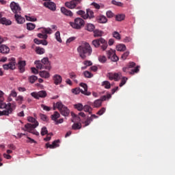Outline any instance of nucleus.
Segmentation results:
<instances>
[{
  "mask_svg": "<svg viewBox=\"0 0 175 175\" xmlns=\"http://www.w3.org/2000/svg\"><path fill=\"white\" fill-rule=\"evenodd\" d=\"M77 51L79 54V57L82 59H85L87 57H90L92 54V48L88 42H84L77 48Z\"/></svg>",
  "mask_w": 175,
  "mask_h": 175,
  "instance_id": "nucleus-1",
  "label": "nucleus"
},
{
  "mask_svg": "<svg viewBox=\"0 0 175 175\" xmlns=\"http://www.w3.org/2000/svg\"><path fill=\"white\" fill-rule=\"evenodd\" d=\"M27 121L31 123H27L25 125V128L26 129L27 132L32 133L36 136H39V132L35 130V128L39 126V122H38V120H36V119L33 118V117H28Z\"/></svg>",
  "mask_w": 175,
  "mask_h": 175,
  "instance_id": "nucleus-2",
  "label": "nucleus"
},
{
  "mask_svg": "<svg viewBox=\"0 0 175 175\" xmlns=\"http://www.w3.org/2000/svg\"><path fill=\"white\" fill-rule=\"evenodd\" d=\"M55 107L64 117H68L69 114H70V110L68 109V107L65 106V105H64L61 101L56 103Z\"/></svg>",
  "mask_w": 175,
  "mask_h": 175,
  "instance_id": "nucleus-3",
  "label": "nucleus"
},
{
  "mask_svg": "<svg viewBox=\"0 0 175 175\" xmlns=\"http://www.w3.org/2000/svg\"><path fill=\"white\" fill-rule=\"evenodd\" d=\"M69 24L74 29H81L85 22L81 18H76L73 22H70Z\"/></svg>",
  "mask_w": 175,
  "mask_h": 175,
  "instance_id": "nucleus-4",
  "label": "nucleus"
},
{
  "mask_svg": "<svg viewBox=\"0 0 175 175\" xmlns=\"http://www.w3.org/2000/svg\"><path fill=\"white\" fill-rule=\"evenodd\" d=\"M3 68L4 70H9V69L14 70V69H16V59L13 57L11 58L9 64H3Z\"/></svg>",
  "mask_w": 175,
  "mask_h": 175,
  "instance_id": "nucleus-5",
  "label": "nucleus"
},
{
  "mask_svg": "<svg viewBox=\"0 0 175 175\" xmlns=\"http://www.w3.org/2000/svg\"><path fill=\"white\" fill-rule=\"evenodd\" d=\"M107 77L109 80H115V81H118L121 77H122V73L118 72V73H112L109 72L107 74Z\"/></svg>",
  "mask_w": 175,
  "mask_h": 175,
  "instance_id": "nucleus-6",
  "label": "nucleus"
},
{
  "mask_svg": "<svg viewBox=\"0 0 175 175\" xmlns=\"http://www.w3.org/2000/svg\"><path fill=\"white\" fill-rule=\"evenodd\" d=\"M31 95L33 98H35V99H39V98H46L47 93L44 90H41L38 92H32Z\"/></svg>",
  "mask_w": 175,
  "mask_h": 175,
  "instance_id": "nucleus-7",
  "label": "nucleus"
},
{
  "mask_svg": "<svg viewBox=\"0 0 175 175\" xmlns=\"http://www.w3.org/2000/svg\"><path fill=\"white\" fill-rule=\"evenodd\" d=\"M10 8H11V10H12L13 13H14L15 14L20 13V12L21 11V8H20V5H18V3H16L14 1H12L10 3Z\"/></svg>",
  "mask_w": 175,
  "mask_h": 175,
  "instance_id": "nucleus-8",
  "label": "nucleus"
},
{
  "mask_svg": "<svg viewBox=\"0 0 175 175\" xmlns=\"http://www.w3.org/2000/svg\"><path fill=\"white\" fill-rule=\"evenodd\" d=\"M53 80L55 85H59V84H61V83H62V77L58 74H56L53 75Z\"/></svg>",
  "mask_w": 175,
  "mask_h": 175,
  "instance_id": "nucleus-9",
  "label": "nucleus"
},
{
  "mask_svg": "<svg viewBox=\"0 0 175 175\" xmlns=\"http://www.w3.org/2000/svg\"><path fill=\"white\" fill-rule=\"evenodd\" d=\"M44 6H45V8H47L48 9H50V10H52L53 12H55L56 9L55 3L51 1L44 3Z\"/></svg>",
  "mask_w": 175,
  "mask_h": 175,
  "instance_id": "nucleus-10",
  "label": "nucleus"
},
{
  "mask_svg": "<svg viewBox=\"0 0 175 175\" xmlns=\"http://www.w3.org/2000/svg\"><path fill=\"white\" fill-rule=\"evenodd\" d=\"M80 85L82 87V88H83L81 90V94H83V95H86L87 96H90V95H91V92H88V86L87 85V84L85 83H80Z\"/></svg>",
  "mask_w": 175,
  "mask_h": 175,
  "instance_id": "nucleus-11",
  "label": "nucleus"
},
{
  "mask_svg": "<svg viewBox=\"0 0 175 175\" xmlns=\"http://www.w3.org/2000/svg\"><path fill=\"white\" fill-rule=\"evenodd\" d=\"M41 62L42 65H44V69H46L47 70H50V69H51V66H50V62L49 61V58L44 57L41 60Z\"/></svg>",
  "mask_w": 175,
  "mask_h": 175,
  "instance_id": "nucleus-12",
  "label": "nucleus"
},
{
  "mask_svg": "<svg viewBox=\"0 0 175 175\" xmlns=\"http://www.w3.org/2000/svg\"><path fill=\"white\" fill-rule=\"evenodd\" d=\"M60 10H61V12L63 14H64V16H67L68 17H73V12L65 8V7H62Z\"/></svg>",
  "mask_w": 175,
  "mask_h": 175,
  "instance_id": "nucleus-13",
  "label": "nucleus"
},
{
  "mask_svg": "<svg viewBox=\"0 0 175 175\" xmlns=\"http://www.w3.org/2000/svg\"><path fill=\"white\" fill-rule=\"evenodd\" d=\"M10 51V49L5 44L0 45V53L1 54H9V52Z\"/></svg>",
  "mask_w": 175,
  "mask_h": 175,
  "instance_id": "nucleus-14",
  "label": "nucleus"
},
{
  "mask_svg": "<svg viewBox=\"0 0 175 175\" xmlns=\"http://www.w3.org/2000/svg\"><path fill=\"white\" fill-rule=\"evenodd\" d=\"M15 20L17 24H24L25 23V18L18 14H15Z\"/></svg>",
  "mask_w": 175,
  "mask_h": 175,
  "instance_id": "nucleus-15",
  "label": "nucleus"
},
{
  "mask_svg": "<svg viewBox=\"0 0 175 175\" xmlns=\"http://www.w3.org/2000/svg\"><path fill=\"white\" fill-rule=\"evenodd\" d=\"M16 102L13 103H8L7 106V111H9V110H11V113H12L13 110L16 109Z\"/></svg>",
  "mask_w": 175,
  "mask_h": 175,
  "instance_id": "nucleus-16",
  "label": "nucleus"
},
{
  "mask_svg": "<svg viewBox=\"0 0 175 175\" xmlns=\"http://www.w3.org/2000/svg\"><path fill=\"white\" fill-rule=\"evenodd\" d=\"M18 65V69L21 73L25 71V61H19Z\"/></svg>",
  "mask_w": 175,
  "mask_h": 175,
  "instance_id": "nucleus-17",
  "label": "nucleus"
},
{
  "mask_svg": "<svg viewBox=\"0 0 175 175\" xmlns=\"http://www.w3.org/2000/svg\"><path fill=\"white\" fill-rule=\"evenodd\" d=\"M97 21L98 23H100V24H106V23H107V18L101 15L97 17Z\"/></svg>",
  "mask_w": 175,
  "mask_h": 175,
  "instance_id": "nucleus-18",
  "label": "nucleus"
},
{
  "mask_svg": "<svg viewBox=\"0 0 175 175\" xmlns=\"http://www.w3.org/2000/svg\"><path fill=\"white\" fill-rule=\"evenodd\" d=\"M0 24H3V25H12V21L6 18H1Z\"/></svg>",
  "mask_w": 175,
  "mask_h": 175,
  "instance_id": "nucleus-19",
  "label": "nucleus"
},
{
  "mask_svg": "<svg viewBox=\"0 0 175 175\" xmlns=\"http://www.w3.org/2000/svg\"><path fill=\"white\" fill-rule=\"evenodd\" d=\"M100 43H101L100 47H101L103 51H106V49H107V46H108L107 42H106V40H105L102 38H100Z\"/></svg>",
  "mask_w": 175,
  "mask_h": 175,
  "instance_id": "nucleus-20",
  "label": "nucleus"
},
{
  "mask_svg": "<svg viewBox=\"0 0 175 175\" xmlns=\"http://www.w3.org/2000/svg\"><path fill=\"white\" fill-rule=\"evenodd\" d=\"M39 75L40 77H42L43 79H49V77H50V72L46 70L40 71Z\"/></svg>",
  "mask_w": 175,
  "mask_h": 175,
  "instance_id": "nucleus-21",
  "label": "nucleus"
},
{
  "mask_svg": "<svg viewBox=\"0 0 175 175\" xmlns=\"http://www.w3.org/2000/svg\"><path fill=\"white\" fill-rule=\"evenodd\" d=\"M58 140L54 141L52 144H46V148H57V147H59V145L58 144Z\"/></svg>",
  "mask_w": 175,
  "mask_h": 175,
  "instance_id": "nucleus-22",
  "label": "nucleus"
},
{
  "mask_svg": "<svg viewBox=\"0 0 175 175\" xmlns=\"http://www.w3.org/2000/svg\"><path fill=\"white\" fill-rule=\"evenodd\" d=\"M65 5L66 6V8H68V9H75L76 6H77L75 3V1H71L70 2H66L65 3Z\"/></svg>",
  "mask_w": 175,
  "mask_h": 175,
  "instance_id": "nucleus-23",
  "label": "nucleus"
},
{
  "mask_svg": "<svg viewBox=\"0 0 175 175\" xmlns=\"http://www.w3.org/2000/svg\"><path fill=\"white\" fill-rule=\"evenodd\" d=\"M85 29L89 32H92V31L95 29V25H94L92 23H88L85 25Z\"/></svg>",
  "mask_w": 175,
  "mask_h": 175,
  "instance_id": "nucleus-24",
  "label": "nucleus"
},
{
  "mask_svg": "<svg viewBox=\"0 0 175 175\" xmlns=\"http://www.w3.org/2000/svg\"><path fill=\"white\" fill-rule=\"evenodd\" d=\"M116 50L118 51H125V50H126V46L124 44H120L117 45Z\"/></svg>",
  "mask_w": 175,
  "mask_h": 175,
  "instance_id": "nucleus-25",
  "label": "nucleus"
},
{
  "mask_svg": "<svg viewBox=\"0 0 175 175\" xmlns=\"http://www.w3.org/2000/svg\"><path fill=\"white\" fill-rule=\"evenodd\" d=\"M71 116L72 117V122H79L80 121V117L77 116L75 113L71 112Z\"/></svg>",
  "mask_w": 175,
  "mask_h": 175,
  "instance_id": "nucleus-26",
  "label": "nucleus"
},
{
  "mask_svg": "<svg viewBox=\"0 0 175 175\" xmlns=\"http://www.w3.org/2000/svg\"><path fill=\"white\" fill-rule=\"evenodd\" d=\"M59 117H61V114H59L58 111H55L54 113L51 116V119L53 121L56 122L58 118H59Z\"/></svg>",
  "mask_w": 175,
  "mask_h": 175,
  "instance_id": "nucleus-27",
  "label": "nucleus"
},
{
  "mask_svg": "<svg viewBox=\"0 0 175 175\" xmlns=\"http://www.w3.org/2000/svg\"><path fill=\"white\" fill-rule=\"evenodd\" d=\"M103 35V31L100 30L96 29L94 31V38H100Z\"/></svg>",
  "mask_w": 175,
  "mask_h": 175,
  "instance_id": "nucleus-28",
  "label": "nucleus"
},
{
  "mask_svg": "<svg viewBox=\"0 0 175 175\" xmlns=\"http://www.w3.org/2000/svg\"><path fill=\"white\" fill-rule=\"evenodd\" d=\"M35 65L37 69H44V65L40 62V60H37L35 62Z\"/></svg>",
  "mask_w": 175,
  "mask_h": 175,
  "instance_id": "nucleus-29",
  "label": "nucleus"
},
{
  "mask_svg": "<svg viewBox=\"0 0 175 175\" xmlns=\"http://www.w3.org/2000/svg\"><path fill=\"white\" fill-rule=\"evenodd\" d=\"M36 27V25L32 23H27V29H28V31H32L35 29Z\"/></svg>",
  "mask_w": 175,
  "mask_h": 175,
  "instance_id": "nucleus-30",
  "label": "nucleus"
},
{
  "mask_svg": "<svg viewBox=\"0 0 175 175\" xmlns=\"http://www.w3.org/2000/svg\"><path fill=\"white\" fill-rule=\"evenodd\" d=\"M16 102H18V105H22L23 102L24 101V96H18L15 98Z\"/></svg>",
  "mask_w": 175,
  "mask_h": 175,
  "instance_id": "nucleus-31",
  "label": "nucleus"
},
{
  "mask_svg": "<svg viewBox=\"0 0 175 175\" xmlns=\"http://www.w3.org/2000/svg\"><path fill=\"white\" fill-rule=\"evenodd\" d=\"M86 16L87 18H94V12L91 10H87Z\"/></svg>",
  "mask_w": 175,
  "mask_h": 175,
  "instance_id": "nucleus-32",
  "label": "nucleus"
},
{
  "mask_svg": "<svg viewBox=\"0 0 175 175\" xmlns=\"http://www.w3.org/2000/svg\"><path fill=\"white\" fill-rule=\"evenodd\" d=\"M92 44H93V46H94V47L98 49V47H99V46H100V38L93 40Z\"/></svg>",
  "mask_w": 175,
  "mask_h": 175,
  "instance_id": "nucleus-33",
  "label": "nucleus"
},
{
  "mask_svg": "<svg viewBox=\"0 0 175 175\" xmlns=\"http://www.w3.org/2000/svg\"><path fill=\"white\" fill-rule=\"evenodd\" d=\"M74 107L78 110V111H83V106L81 103H77L74 105Z\"/></svg>",
  "mask_w": 175,
  "mask_h": 175,
  "instance_id": "nucleus-34",
  "label": "nucleus"
},
{
  "mask_svg": "<svg viewBox=\"0 0 175 175\" xmlns=\"http://www.w3.org/2000/svg\"><path fill=\"white\" fill-rule=\"evenodd\" d=\"M102 106V100L98 99L94 102V107H100Z\"/></svg>",
  "mask_w": 175,
  "mask_h": 175,
  "instance_id": "nucleus-35",
  "label": "nucleus"
},
{
  "mask_svg": "<svg viewBox=\"0 0 175 175\" xmlns=\"http://www.w3.org/2000/svg\"><path fill=\"white\" fill-rule=\"evenodd\" d=\"M98 59L101 64H105V62L107 61V58H106V56L105 55L98 56Z\"/></svg>",
  "mask_w": 175,
  "mask_h": 175,
  "instance_id": "nucleus-36",
  "label": "nucleus"
},
{
  "mask_svg": "<svg viewBox=\"0 0 175 175\" xmlns=\"http://www.w3.org/2000/svg\"><path fill=\"white\" fill-rule=\"evenodd\" d=\"M83 110L86 113H89V114H91V110H92V108L90 105H86L83 106Z\"/></svg>",
  "mask_w": 175,
  "mask_h": 175,
  "instance_id": "nucleus-37",
  "label": "nucleus"
},
{
  "mask_svg": "<svg viewBox=\"0 0 175 175\" xmlns=\"http://www.w3.org/2000/svg\"><path fill=\"white\" fill-rule=\"evenodd\" d=\"M77 14H79V16H81L84 20H87V14H85V12L83 10H79L77 12Z\"/></svg>",
  "mask_w": 175,
  "mask_h": 175,
  "instance_id": "nucleus-38",
  "label": "nucleus"
},
{
  "mask_svg": "<svg viewBox=\"0 0 175 175\" xmlns=\"http://www.w3.org/2000/svg\"><path fill=\"white\" fill-rule=\"evenodd\" d=\"M36 52L41 55L42 54H44V49L40 48V46H37L36 48Z\"/></svg>",
  "mask_w": 175,
  "mask_h": 175,
  "instance_id": "nucleus-39",
  "label": "nucleus"
},
{
  "mask_svg": "<svg viewBox=\"0 0 175 175\" xmlns=\"http://www.w3.org/2000/svg\"><path fill=\"white\" fill-rule=\"evenodd\" d=\"M103 87H105L107 90L110 89V87H111V85L110 84V82L108 81H105L102 83Z\"/></svg>",
  "mask_w": 175,
  "mask_h": 175,
  "instance_id": "nucleus-40",
  "label": "nucleus"
},
{
  "mask_svg": "<svg viewBox=\"0 0 175 175\" xmlns=\"http://www.w3.org/2000/svg\"><path fill=\"white\" fill-rule=\"evenodd\" d=\"M29 83H31V84H33V83H35V81L36 80H38V77L35 76V75H31L30 77H29L28 78Z\"/></svg>",
  "mask_w": 175,
  "mask_h": 175,
  "instance_id": "nucleus-41",
  "label": "nucleus"
},
{
  "mask_svg": "<svg viewBox=\"0 0 175 175\" xmlns=\"http://www.w3.org/2000/svg\"><path fill=\"white\" fill-rule=\"evenodd\" d=\"M55 39L59 42V43L62 42V40L61 39V33L59 31H57L55 34Z\"/></svg>",
  "mask_w": 175,
  "mask_h": 175,
  "instance_id": "nucleus-42",
  "label": "nucleus"
},
{
  "mask_svg": "<svg viewBox=\"0 0 175 175\" xmlns=\"http://www.w3.org/2000/svg\"><path fill=\"white\" fill-rule=\"evenodd\" d=\"M114 54H116V51L113 49H110L107 51V55H108V58H111V57L113 56Z\"/></svg>",
  "mask_w": 175,
  "mask_h": 175,
  "instance_id": "nucleus-43",
  "label": "nucleus"
},
{
  "mask_svg": "<svg viewBox=\"0 0 175 175\" xmlns=\"http://www.w3.org/2000/svg\"><path fill=\"white\" fill-rule=\"evenodd\" d=\"M72 129H74L75 131L77 130V129H81V123H75L72 126Z\"/></svg>",
  "mask_w": 175,
  "mask_h": 175,
  "instance_id": "nucleus-44",
  "label": "nucleus"
},
{
  "mask_svg": "<svg viewBox=\"0 0 175 175\" xmlns=\"http://www.w3.org/2000/svg\"><path fill=\"white\" fill-rule=\"evenodd\" d=\"M10 114H12V110H4L3 111H0V116H9Z\"/></svg>",
  "mask_w": 175,
  "mask_h": 175,
  "instance_id": "nucleus-45",
  "label": "nucleus"
},
{
  "mask_svg": "<svg viewBox=\"0 0 175 175\" xmlns=\"http://www.w3.org/2000/svg\"><path fill=\"white\" fill-rule=\"evenodd\" d=\"M83 75H84L85 77H87L88 79H91V77H92L94 76L92 75V73L90 72V71H88V70H85L83 72Z\"/></svg>",
  "mask_w": 175,
  "mask_h": 175,
  "instance_id": "nucleus-46",
  "label": "nucleus"
},
{
  "mask_svg": "<svg viewBox=\"0 0 175 175\" xmlns=\"http://www.w3.org/2000/svg\"><path fill=\"white\" fill-rule=\"evenodd\" d=\"M72 94H75V95H79V92H81V89L80 88H77L72 90Z\"/></svg>",
  "mask_w": 175,
  "mask_h": 175,
  "instance_id": "nucleus-47",
  "label": "nucleus"
},
{
  "mask_svg": "<svg viewBox=\"0 0 175 175\" xmlns=\"http://www.w3.org/2000/svg\"><path fill=\"white\" fill-rule=\"evenodd\" d=\"M113 36L115 38V39H117L118 40H120L121 39V36L120 35V33L118 31H114L113 33Z\"/></svg>",
  "mask_w": 175,
  "mask_h": 175,
  "instance_id": "nucleus-48",
  "label": "nucleus"
},
{
  "mask_svg": "<svg viewBox=\"0 0 175 175\" xmlns=\"http://www.w3.org/2000/svg\"><path fill=\"white\" fill-rule=\"evenodd\" d=\"M127 80H128V78H126L125 77H122V81L119 85V87H122L123 85H125Z\"/></svg>",
  "mask_w": 175,
  "mask_h": 175,
  "instance_id": "nucleus-49",
  "label": "nucleus"
},
{
  "mask_svg": "<svg viewBox=\"0 0 175 175\" xmlns=\"http://www.w3.org/2000/svg\"><path fill=\"white\" fill-rule=\"evenodd\" d=\"M92 122V118L88 117L87 120L85 121V126H88Z\"/></svg>",
  "mask_w": 175,
  "mask_h": 175,
  "instance_id": "nucleus-50",
  "label": "nucleus"
},
{
  "mask_svg": "<svg viewBox=\"0 0 175 175\" xmlns=\"http://www.w3.org/2000/svg\"><path fill=\"white\" fill-rule=\"evenodd\" d=\"M125 18V15L124 14H120L116 16V21H122Z\"/></svg>",
  "mask_w": 175,
  "mask_h": 175,
  "instance_id": "nucleus-51",
  "label": "nucleus"
},
{
  "mask_svg": "<svg viewBox=\"0 0 175 175\" xmlns=\"http://www.w3.org/2000/svg\"><path fill=\"white\" fill-rule=\"evenodd\" d=\"M9 96H10L12 98H16L17 97V92H16L15 90H12L10 92V94Z\"/></svg>",
  "mask_w": 175,
  "mask_h": 175,
  "instance_id": "nucleus-52",
  "label": "nucleus"
},
{
  "mask_svg": "<svg viewBox=\"0 0 175 175\" xmlns=\"http://www.w3.org/2000/svg\"><path fill=\"white\" fill-rule=\"evenodd\" d=\"M83 65H85V66H92V62L90 61V60H85L83 62Z\"/></svg>",
  "mask_w": 175,
  "mask_h": 175,
  "instance_id": "nucleus-53",
  "label": "nucleus"
},
{
  "mask_svg": "<svg viewBox=\"0 0 175 175\" xmlns=\"http://www.w3.org/2000/svg\"><path fill=\"white\" fill-rule=\"evenodd\" d=\"M48 131H47V128L46 127H42L41 129V135L42 136H44V135H47Z\"/></svg>",
  "mask_w": 175,
  "mask_h": 175,
  "instance_id": "nucleus-54",
  "label": "nucleus"
},
{
  "mask_svg": "<svg viewBox=\"0 0 175 175\" xmlns=\"http://www.w3.org/2000/svg\"><path fill=\"white\" fill-rule=\"evenodd\" d=\"M70 79H72V80H74V81H75V83H77V79H76L77 75H76V74H75V72H71V73H70Z\"/></svg>",
  "mask_w": 175,
  "mask_h": 175,
  "instance_id": "nucleus-55",
  "label": "nucleus"
},
{
  "mask_svg": "<svg viewBox=\"0 0 175 175\" xmlns=\"http://www.w3.org/2000/svg\"><path fill=\"white\" fill-rule=\"evenodd\" d=\"M0 109H5V110H8V104L0 102Z\"/></svg>",
  "mask_w": 175,
  "mask_h": 175,
  "instance_id": "nucleus-56",
  "label": "nucleus"
},
{
  "mask_svg": "<svg viewBox=\"0 0 175 175\" xmlns=\"http://www.w3.org/2000/svg\"><path fill=\"white\" fill-rule=\"evenodd\" d=\"M109 59H111V61H113V62H117V61H118V56L115 53Z\"/></svg>",
  "mask_w": 175,
  "mask_h": 175,
  "instance_id": "nucleus-57",
  "label": "nucleus"
},
{
  "mask_svg": "<svg viewBox=\"0 0 175 175\" xmlns=\"http://www.w3.org/2000/svg\"><path fill=\"white\" fill-rule=\"evenodd\" d=\"M38 37L40 38V39H47V38H49V36H47V34H42V33H38Z\"/></svg>",
  "mask_w": 175,
  "mask_h": 175,
  "instance_id": "nucleus-58",
  "label": "nucleus"
},
{
  "mask_svg": "<svg viewBox=\"0 0 175 175\" xmlns=\"http://www.w3.org/2000/svg\"><path fill=\"white\" fill-rule=\"evenodd\" d=\"M41 107L42 109H43V110H44L45 111H50V110H51V109L50 108V107H47L43 104L41 105Z\"/></svg>",
  "mask_w": 175,
  "mask_h": 175,
  "instance_id": "nucleus-59",
  "label": "nucleus"
},
{
  "mask_svg": "<svg viewBox=\"0 0 175 175\" xmlns=\"http://www.w3.org/2000/svg\"><path fill=\"white\" fill-rule=\"evenodd\" d=\"M139 72V66H137L135 69L131 70L130 72V75H135V73H138Z\"/></svg>",
  "mask_w": 175,
  "mask_h": 175,
  "instance_id": "nucleus-60",
  "label": "nucleus"
},
{
  "mask_svg": "<svg viewBox=\"0 0 175 175\" xmlns=\"http://www.w3.org/2000/svg\"><path fill=\"white\" fill-rule=\"evenodd\" d=\"M40 117L42 121H47L49 120L47 116L43 113L40 114Z\"/></svg>",
  "mask_w": 175,
  "mask_h": 175,
  "instance_id": "nucleus-61",
  "label": "nucleus"
},
{
  "mask_svg": "<svg viewBox=\"0 0 175 175\" xmlns=\"http://www.w3.org/2000/svg\"><path fill=\"white\" fill-rule=\"evenodd\" d=\"M111 3H113V5H116V6H122V3L120 1H116V0H113Z\"/></svg>",
  "mask_w": 175,
  "mask_h": 175,
  "instance_id": "nucleus-62",
  "label": "nucleus"
},
{
  "mask_svg": "<svg viewBox=\"0 0 175 175\" xmlns=\"http://www.w3.org/2000/svg\"><path fill=\"white\" fill-rule=\"evenodd\" d=\"M129 55V51L125 52L121 57L122 59H126L127 57Z\"/></svg>",
  "mask_w": 175,
  "mask_h": 175,
  "instance_id": "nucleus-63",
  "label": "nucleus"
},
{
  "mask_svg": "<svg viewBox=\"0 0 175 175\" xmlns=\"http://www.w3.org/2000/svg\"><path fill=\"white\" fill-rule=\"evenodd\" d=\"M25 17H26V20L27 21H36V18H32V17H31V16H25Z\"/></svg>",
  "mask_w": 175,
  "mask_h": 175,
  "instance_id": "nucleus-64",
  "label": "nucleus"
}]
</instances>
